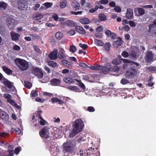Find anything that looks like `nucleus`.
Returning <instances> with one entry per match:
<instances>
[{"label": "nucleus", "instance_id": "f257e3e1", "mask_svg": "<svg viewBox=\"0 0 156 156\" xmlns=\"http://www.w3.org/2000/svg\"><path fill=\"white\" fill-rule=\"evenodd\" d=\"M16 66L21 71L27 70L29 68V65L27 62L24 60L20 58H16L15 60Z\"/></svg>", "mask_w": 156, "mask_h": 156}, {"label": "nucleus", "instance_id": "f03ea898", "mask_svg": "<svg viewBox=\"0 0 156 156\" xmlns=\"http://www.w3.org/2000/svg\"><path fill=\"white\" fill-rule=\"evenodd\" d=\"M137 73L136 67L132 65L126 70L125 75L126 78L133 79L137 75Z\"/></svg>", "mask_w": 156, "mask_h": 156}, {"label": "nucleus", "instance_id": "7ed1b4c3", "mask_svg": "<svg viewBox=\"0 0 156 156\" xmlns=\"http://www.w3.org/2000/svg\"><path fill=\"white\" fill-rule=\"evenodd\" d=\"M50 128L48 126H45L39 132L40 136L41 138H43L44 140L50 138L49 130Z\"/></svg>", "mask_w": 156, "mask_h": 156}, {"label": "nucleus", "instance_id": "20e7f679", "mask_svg": "<svg viewBox=\"0 0 156 156\" xmlns=\"http://www.w3.org/2000/svg\"><path fill=\"white\" fill-rule=\"evenodd\" d=\"M63 151L65 156H67L70 153L73 152V145L69 143H65L63 145Z\"/></svg>", "mask_w": 156, "mask_h": 156}, {"label": "nucleus", "instance_id": "39448f33", "mask_svg": "<svg viewBox=\"0 0 156 156\" xmlns=\"http://www.w3.org/2000/svg\"><path fill=\"white\" fill-rule=\"evenodd\" d=\"M31 73L37 76L38 78H42L44 75L41 68L37 67L32 66L30 69Z\"/></svg>", "mask_w": 156, "mask_h": 156}, {"label": "nucleus", "instance_id": "423d86ee", "mask_svg": "<svg viewBox=\"0 0 156 156\" xmlns=\"http://www.w3.org/2000/svg\"><path fill=\"white\" fill-rule=\"evenodd\" d=\"M84 126V123L81 119H77L74 121L73 129L77 131L80 132Z\"/></svg>", "mask_w": 156, "mask_h": 156}, {"label": "nucleus", "instance_id": "0eeeda50", "mask_svg": "<svg viewBox=\"0 0 156 156\" xmlns=\"http://www.w3.org/2000/svg\"><path fill=\"white\" fill-rule=\"evenodd\" d=\"M145 59L147 63L151 62L154 61L153 55L151 51H147L146 52Z\"/></svg>", "mask_w": 156, "mask_h": 156}, {"label": "nucleus", "instance_id": "6e6552de", "mask_svg": "<svg viewBox=\"0 0 156 156\" xmlns=\"http://www.w3.org/2000/svg\"><path fill=\"white\" fill-rule=\"evenodd\" d=\"M3 80V83L4 85L10 90H12L13 91L15 87L13 85V83L11 82L10 81L5 77H4Z\"/></svg>", "mask_w": 156, "mask_h": 156}, {"label": "nucleus", "instance_id": "1a4fd4ad", "mask_svg": "<svg viewBox=\"0 0 156 156\" xmlns=\"http://www.w3.org/2000/svg\"><path fill=\"white\" fill-rule=\"evenodd\" d=\"M111 64L109 63H107L104 66H102V70L103 73L107 74L110 72Z\"/></svg>", "mask_w": 156, "mask_h": 156}, {"label": "nucleus", "instance_id": "9d476101", "mask_svg": "<svg viewBox=\"0 0 156 156\" xmlns=\"http://www.w3.org/2000/svg\"><path fill=\"white\" fill-rule=\"evenodd\" d=\"M17 4L18 8L19 9H23L25 6L27 4V3L25 0H20L17 1Z\"/></svg>", "mask_w": 156, "mask_h": 156}, {"label": "nucleus", "instance_id": "9b49d317", "mask_svg": "<svg viewBox=\"0 0 156 156\" xmlns=\"http://www.w3.org/2000/svg\"><path fill=\"white\" fill-rule=\"evenodd\" d=\"M0 117L2 120L7 121L9 119V115L6 112L0 110Z\"/></svg>", "mask_w": 156, "mask_h": 156}, {"label": "nucleus", "instance_id": "f8f14e48", "mask_svg": "<svg viewBox=\"0 0 156 156\" xmlns=\"http://www.w3.org/2000/svg\"><path fill=\"white\" fill-rule=\"evenodd\" d=\"M58 51L56 49H54L52 52L48 55L49 58L51 59L55 60L57 59V57Z\"/></svg>", "mask_w": 156, "mask_h": 156}, {"label": "nucleus", "instance_id": "ddd939ff", "mask_svg": "<svg viewBox=\"0 0 156 156\" xmlns=\"http://www.w3.org/2000/svg\"><path fill=\"white\" fill-rule=\"evenodd\" d=\"M118 40L115 41L113 44L114 47L117 48L119 46L121 45L123 43L122 38L120 37H118L117 38Z\"/></svg>", "mask_w": 156, "mask_h": 156}, {"label": "nucleus", "instance_id": "4468645a", "mask_svg": "<svg viewBox=\"0 0 156 156\" xmlns=\"http://www.w3.org/2000/svg\"><path fill=\"white\" fill-rule=\"evenodd\" d=\"M15 20L12 18L8 19L7 23V25L10 29H13L14 26Z\"/></svg>", "mask_w": 156, "mask_h": 156}, {"label": "nucleus", "instance_id": "2eb2a0df", "mask_svg": "<svg viewBox=\"0 0 156 156\" xmlns=\"http://www.w3.org/2000/svg\"><path fill=\"white\" fill-rule=\"evenodd\" d=\"M59 59L66 58V56L65 53V51L62 48H60L59 51L58 55Z\"/></svg>", "mask_w": 156, "mask_h": 156}, {"label": "nucleus", "instance_id": "dca6fc26", "mask_svg": "<svg viewBox=\"0 0 156 156\" xmlns=\"http://www.w3.org/2000/svg\"><path fill=\"white\" fill-rule=\"evenodd\" d=\"M61 80L56 78H53L51 80L50 83L53 86H59L61 83Z\"/></svg>", "mask_w": 156, "mask_h": 156}, {"label": "nucleus", "instance_id": "f3484780", "mask_svg": "<svg viewBox=\"0 0 156 156\" xmlns=\"http://www.w3.org/2000/svg\"><path fill=\"white\" fill-rule=\"evenodd\" d=\"M154 26L153 24H150L149 26V29L147 35L149 36H152L154 34H156L155 32L153 30Z\"/></svg>", "mask_w": 156, "mask_h": 156}, {"label": "nucleus", "instance_id": "a211bd4d", "mask_svg": "<svg viewBox=\"0 0 156 156\" xmlns=\"http://www.w3.org/2000/svg\"><path fill=\"white\" fill-rule=\"evenodd\" d=\"M13 33H12V32L11 33V36L12 40L15 41H18L20 37V34L13 32Z\"/></svg>", "mask_w": 156, "mask_h": 156}, {"label": "nucleus", "instance_id": "6ab92c4d", "mask_svg": "<svg viewBox=\"0 0 156 156\" xmlns=\"http://www.w3.org/2000/svg\"><path fill=\"white\" fill-rule=\"evenodd\" d=\"M3 70L8 75H12L13 73V71L9 69L7 67L3 66L2 67Z\"/></svg>", "mask_w": 156, "mask_h": 156}, {"label": "nucleus", "instance_id": "aec40b11", "mask_svg": "<svg viewBox=\"0 0 156 156\" xmlns=\"http://www.w3.org/2000/svg\"><path fill=\"white\" fill-rule=\"evenodd\" d=\"M75 29L76 31L80 34H85L86 33L85 30L81 26L77 25Z\"/></svg>", "mask_w": 156, "mask_h": 156}, {"label": "nucleus", "instance_id": "412c9836", "mask_svg": "<svg viewBox=\"0 0 156 156\" xmlns=\"http://www.w3.org/2000/svg\"><path fill=\"white\" fill-rule=\"evenodd\" d=\"M133 15V10L131 8H128L127 10L126 17L128 19L131 18Z\"/></svg>", "mask_w": 156, "mask_h": 156}, {"label": "nucleus", "instance_id": "4be33fe9", "mask_svg": "<svg viewBox=\"0 0 156 156\" xmlns=\"http://www.w3.org/2000/svg\"><path fill=\"white\" fill-rule=\"evenodd\" d=\"M79 22L83 24H88L90 23V20L87 18H83L80 19L79 20Z\"/></svg>", "mask_w": 156, "mask_h": 156}, {"label": "nucleus", "instance_id": "5701e85b", "mask_svg": "<svg viewBox=\"0 0 156 156\" xmlns=\"http://www.w3.org/2000/svg\"><path fill=\"white\" fill-rule=\"evenodd\" d=\"M62 63L64 66L69 68H71L72 65L70 63L66 60H63L62 61Z\"/></svg>", "mask_w": 156, "mask_h": 156}, {"label": "nucleus", "instance_id": "b1692460", "mask_svg": "<svg viewBox=\"0 0 156 156\" xmlns=\"http://www.w3.org/2000/svg\"><path fill=\"white\" fill-rule=\"evenodd\" d=\"M69 90L75 92H79L80 91V89L76 86H69L67 87Z\"/></svg>", "mask_w": 156, "mask_h": 156}, {"label": "nucleus", "instance_id": "393cba45", "mask_svg": "<svg viewBox=\"0 0 156 156\" xmlns=\"http://www.w3.org/2000/svg\"><path fill=\"white\" fill-rule=\"evenodd\" d=\"M119 58H117L114 60L112 62V63L115 65H119L121 63L120 58H121L120 55L119 56Z\"/></svg>", "mask_w": 156, "mask_h": 156}, {"label": "nucleus", "instance_id": "a878e982", "mask_svg": "<svg viewBox=\"0 0 156 156\" xmlns=\"http://www.w3.org/2000/svg\"><path fill=\"white\" fill-rule=\"evenodd\" d=\"M72 6L73 8L74 9V10H78L80 8V4L77 2H73L72 3Z\"/></svg>", "mask_w": 156, "mask_h": 156}, {"label": "nucleus", "instance_id": "bb28decb", "mask_svg": "<svg viewBox=\"0 0 156 156\" xmlns=\"http://www.w3.org/2000/svg\"><path fill=\"white\" fill-rule=\"evenodd\" d=\"M7 4L4 2H0V10H5L7 6Z\"/></svg>", "mask_w": 156, "mask_h": 156}, {"label": "nucleus", "instance_id": "cd10ccee", "mask_svg": "<svg viewBox=\"0 0 156 156\" xmlns=\"http://www.w3.org/2000/svg\"><path fill=\"white\" fill-rule=\"evenodd\" d=\"M63 80L65 83H72L73 81L72 78L68 77H64Z\"/></svg>", "mask_w": 156, "mask_h": 156}, {"label": "nucleus", "instance_id": "c85d7f7f", "mask_svg": "<svg viewBox=\"0 0 156 156\" xmlns=\"http://www.w3.org/2000/svg\"><path fill=\"white\" fill-rule=\"evenodd\" d=\"M65 23L66 25L71 27H74L75 26L74 22L71 20H68L66 21L65 22Z\"/></svg>", "mask_w": 156, "mask_h": 156}, {"label": "nucleus", "instance_id": "c756f323", "mask_svg": "<svg viewBox=\"0 0 156 156\" xmlns=\"http://www.w3.org/2000/svg\"><path fill=\"white\" fill-rule=\"evenodd\" d=\"M94 42L95 44L97 46H102L104 45V43L101 40L95 39L94 40Z\"/></svg>", "mask_w": 156, "mask_h": 156}, {"label": "nucleus", "instance_id": "7c9ffc66", "mask_svg": "<svg viewBox=\"0 0 156 156\" xmlns=\"http://www.w3.org/2000/svg\"><path fill=\"white\" fill-rule=\"evenodd\" d=\"M76 81L78 83V85L79 87L85 90L86 87L84 84L81 82V80H79L78 79H76Z\"/></svg>", "mask_w": 156, "mask_h": 156}, {"label": "nucleus", "instance_id": "2f4dec72", "mask_svg": "<svg viewBox=\"0 0 156 156\" xmlns=\"http://www.w3.org/2000/svg\"><path fill=\"white\" fill-rule=\"evenodd\" d=\"M119 69L118 66H115L112 67H111L110 71L112 72L117 73L119 72Z\"/></svg>", "mask_w": 156, "mask_h": 156}, {"label": "nucleus", "instance_id": "473e14b6", "mask_svg": "<svg viewBox=\"0 0 156 156\" xmlns=\"http://www.w3.org/2000/svg\"><path fill=\"white\" fill-rule=\"evenodd\" d=\"M146 70L147 72L154 73L156 71V67L154 66L148 67L147 68Z\"/></svg>", "mask_w": 156, "mask_h": 156}, {"label": "nucleus", "instance_id": "72a5a7b5", "mask_svg": "<svg viewBox=\"0 0 156 156\" xmlns=\"http://www.w3.org/2000/svg\"><path fill=\"white\" fill-rule=\"evenodd\" d=\"M99 20L101 21H105L107 20L106 16L104 14H100L99 15Z\"/></svg>", "mask_w": 156, "mask_h": 156}, {"label": "nucleus", "instance_id": "f704fd0d", "mask_svg": "<svg viewBox=\"0 0 156 156\" xmlns=\"http://www.w3.org/2000/svg\"><path fill=\"white\" fill-rule=\"evenodd\" d=\"M14 154L13 150H9L6 152L4 156H12Z\"/></svg>", "mask_w": 156, "mask_h": 156}, {"label": "nucleus", "instance_id": "c9c22d12", "mask_svg": "<svg viewBox=\"0 0 156 156\" xmlns=\"http://www.w3.org/2000/svg\"><path fill=\"white\" fill-rule=\"evenodd\" d=\"M63 34L60 32H57L55 35V37L56 39L60 40L63 37Z\"/></svg>", "mask_w": 156, "mask_h": 156}, {"label": "nucleus", "instance_id": "e433bc0d", "mask_svg": "<svg viewBox=\"0 0 156 156\" xmlns=\"http://www.w3.org/2000/svg\"><path fill=\"white\" fill-rule=\"evenodd\" d=\"M79 133V132L73 129L72 132L69 134V137L70 138H72Z\"/></svg>", "mask_w": 156, "mask_h": 156}, {"label": "nucleus", "instance_id": "4c0bfd02", "mask_svg": "<svg viewBox=\"0 0 156 156\" xmlns=\"http://www.w3.org/2000/svg\"><path fill=\"white\" fill-rule=\"evenodd\" d=\"M80 153L79 154H77V155L80 154V156H89L88 155V152H87V151L84 150L83 151H80Z\"/></svg>", "mask_w": 156, "mask_h": 156}, {"label": "nucleus", "instance_id": "58836bf2", "mask_svg": "<svg viewBox=\"0 0 156 156\" xmlns=\"http://www.w3.org/2000/svg\"><path fill=\"white\" fill-rule=\"evenodd\" d=\"M24 86L28 89H30L32 87V84L30 82L28 81L24 82Z\"/></svg>", "mask_w": 156, "mask_h": 156}, {"label": "nucleus", "instance_id": "ea45409f", "mask_svg": "<svg viewBox=\"0 0 156 156\" xmlns=\"http://www.w3.org/2000/svg\"><path fill=\"white\" fill-rule=\"evenodd\" d=\"M48 64L49 66L53 67H57L58 66L57 63L54 61H49Z\"/></svg>", "mask_w": 156, "mask_h": 156}, {"label": "nucleus", "instance_id": "a19ab883", "mask_svg": "<svg viewBox=\"0 0 156 156\" xmlns=\"http://www.w3.org/2000/svg\"><path fill=\"white\" fill-rule=\"evenodd\" d=\"M137 11L139 14L141 16L144 15L145 14L144 10L141 8H138L137 9Z\"/></svg>", "mask_w": 156, "mask_h": 156}, {"label": "nucleus", "instance_id": "79ce46f5", "mask_svg": "<svg viewBox=\"0 0 156 156\" xmlns=\"http://www.w3.org/2000/svg\"><path fill=\"white\" fill-rule=\"evenodd\" d=\"M67 2L66 0H62L60 2V6L62 8H64L66 6Z\"/></svg>", "mask_w": 156, "mask_h": 156}, {"label": "nucleus", "instance_id": "37998d69", "mask_svg": "<svg viewBox=\"0 0 156 156\" xmlns=\"http://www.w3.org/2000/svg\"><path fill=\"white\" fill-rule=\"evenodd\" d=\"M76 48L74 45H72L70 46L69 48V51L70 52L74 53L76 51Z\"/></svg>", "mask_w": 156, "mask_h": 156}, {"label": "nucleus", "instance_id": "c03bdc74", "mask_svg": "<svg viewBox=\"0 0 156 156\" xmlns=\"http://www.w3.org/2000/svg\"><path fill=\"white\" fill-rule=\"evenodd\" d=\"M95 150L94 148H93L92 147H90L87 150V152H88L89 156H92V153H94Z\"/></svg>", "mask_w": 156, "mask_h": 156}, {"label": "nucleus", "instance_id": "a18cd8bd", "mask_svg": "<svg viewBox=\"0 0 156 156\" xmlns=\"http://www.w3.org/2000/svg\"><path fill=\"white\" fill-rule=\"evenodd\" d=\"M39 119H41V120H40V121H39L38 122L39 123V124H40V125H41V126H44L45 125V124L46 123H47V121L46 120H44L43 118L42 117L41 118H40Z\"/></svg>", "mask_w": 156, "mask_h": 156}, {"label": "nucleus", "instance_id": "49530a36", "mask_svg": "<svg viewBox=\"0 0 156 156\" xmlns=\"http://www.w3.org/2000/svg\"><path fill=\"white\" fill-rule=\"evenodd\" d=\"M100 153L99 151L98 150L97 148H96V149L94 150V153H92V156H100Z\"/></svg>", "mask_w": 156, "mask_h": 156}, {"label": "nucleus", "instance_id": "de8ad7c7", "mask_svg": "<svg viewBox=\"0 0 156 156\" xmlns=\"http://www.w3.org/2000/svg\"><path fill=\"white\" fill-rule=\"evenodd\" d=\"M43 16L40 13L37 14L34 16V18L36 19V20H38L42 18Z\"/></svg>", "mask_w": 156, "mask_h": 156}, {"label": "nucleus", "instance_id": "09e8293b", "mask_svg": "<svg viewBox=\"0 0 156 156\" xmlns=\"http://www.w3.org/2000/svg\"><path fill=\"white\" fill-rule=\"evenodd\" d=\"M120 82L122 84L125 85L128 83L129 82L127 79L122 78Z\"/></svg>", "mask_w": 156, "mask_h": 156}, {"label": "nucleus", "instance_id": "8fccbe9b", "mask_svg": "<svg viewBox=\"0 0 156 156\" xmlns=\"http://www.w3.org/2000/svg\"><path fill=\"white\" fill-rule=\"evenodd\" d=\"M43 5L47 8H48L51 7L52 6V3L47 2L43 4Z\"/></svg>", "mask_w": 156, "mask_h": 156}, {"label": "nucleus", "instance_id": "3c124183", "mask_svg": "<svg viewBox=\"0 0 156 156\" xmlns=\"http://www.w3.org/2000/svg\"><path fill=\"white\" fill-rule=\"evenodd\" d=\"M121 55L124 58H127L129 55V53L126 51H123L122 52Z\"/></svg>", "mask_w": 156, "mask_h": 156}, {"label": "nucleus", "instance_id": "603ef678", "mask_svg": "<svg viewBox=\"0 0 156 156\" xmlns=\"http://www.w3.org/2000/svg\"><path fill=\"white\" fill-rule=\"evenodd\" d=\"M7 101L12 105H14L15 106H16V105H17V104L15 102V101L11 99H10L9 100H7Z\"/></svg>", "mask_w": 156, "mask_h": 156}, {"label": "nucleus", "instance_id": "864d4df0", "mask_svg": "<svg viewBox=\"0 0 156 156\" xmlns=\"http://www.w3.org/2000/svg\"><path fill=\"white\" fill-rule=\"evenodd\" d=\"M79 46L82 49L84 50H86V48L87 47V45L86 44H82L81 43H80L79 44Z\"/></svg>", "mask_w": 156, "mask_h": 156}, {"label": "nucleus", "instance_id": "5fc2aeb1", "mask_svg": "<svg viewBox=\"0 0 156 156\" xmlns=\"http://www.w3.org/2000/svg\"><path fill=\"white\" fill-rule=\"evenodd\" d=\"M42 113V111L41 110L37 111V117H38L39 118H42V117L41 115Z\"/></svg>", "mask_w": 156, "mask_h": 156}, {"label": "nucleus", "instance_id": "6e6d98bb", "mask_svg": "<svg viewBox=\"0 0 156 156\" xmlns=\"http://www.w3.org/2000/svg\"><path fill=\"white\" fill-rule=\"evenodd\" d=\"M103 27L102 26H100L96 29V31L97 32H101L103 31Z\"/></svg>", "mask_w": 156, "mask_h": 156}, {"label": "nucleus", "instance_id": "4d7b16f0", "mask_svg": "<svg viewBox=\"0 0 156 156\" xmlns=\"http://www.w3.org/2000/svg\"><path fill=\"white\" fill-rule=\"evenodd\" d=\"M87 110L90 112H93L95 110L94 108L91 106L88 107L87 108Z\"/></svg>", "mask_w": 156, "mask_h": 156}, {"label": "nucleus", "instance_id": "13d9d810", "mask_svg": "<svg viewBox=\"0 0 156 156\" xmlns=\"http://www.w3.org/2000/svg\"><path fill=\"white\" fill-rule=\"evenodd\" d=\"M31 95L33 97H35L37 96L38 95V94L37 90H32L31 92Z\"/></svg>", "mask_w": 156, "mask_h": 156}, {"label": "nucleus", "instance_id": "bf43d9fd", "mask_svg": "<svg viewBox=\"0 0 156 156\" xmlns=\"http://www.w3.org/2000/svg\"><path fill=\"white\" fill-rule=\"evenodd\" d=\"M108 0H101L98 2L100 3L101 4L106 5L108 3Z\"/></svg>", "mask_w": 156, "mask_h": 156}, {"label": "nucleus", "instance_id": "052dcab7", "mask_svg": "<svg viewBox=\"0 0 156 156\" xmlns=\"http://www.w3.org/2000/svg\"><path fill=\"white\" fill-rule=\"evenodd\" d=\"M110 36H111V38L112 39L114 40L116 38L117 35L115 33L112 32L111 33Z\"/></svg>", "mask_w": 156, "mask_h": 156}, {"label": "nucleus", "instance_id": "680f3d73", "mask_svg": "<svg viewBox=\"0 0 156 156\" xmlns=\"http://www.w3.org/2000/svg\"><path fill=\"white\" fill-rule=\"evenodd\" d=\"M102 34L100 33H96L95 34V36L98 38H101L102 37Z\"/></svg>", "mask_w": 156, "mask_h": 156}, {"label": "nucleus", "instance_id": "e2e57ef3", "mask_svg": "<svg viewBox=\"0 0 156 156\" xmlns=\"http://www.w3.org/2000/svg\"><path fill=\"white\" fill-rule=\"evenodd\" d=\"M4 97L5 98L8 99V100H9L12 98L10 94H5L4 95Z\"/></svg>", "mask_w": 156, "mask_h": 156}, {"label": "nucleus", "instance_id": "0e129e2a", "mask_svg": "<svg viewBox=\"0 0 156 156\" xmlns=\"http://www.w3.org/2000/svg\"><path fill=\"white\" fill-rule=\"evenodd\" d=\"M114 9L115 12H119L121 11V9L120 7L117 6L115 7Z\"/></svg>", "mask_w": 156, "mask_h": 156}, {"label": "nucleus", "instance_id": "69168bd1", "mask_svg": "<svg viewBox=\"0 0 156 156\" xmlns=\"http://www.w3.org/2000/svg\"><path fill=\"white\" fill-rule=\"evenodd\" d=\"M68 34L69 36L73 35L75 34V31L74 30H71L68 32Z\"/></svg>", "mask_w": 156, "mask_h": 156}, {"label": "nucleus", "instance_id": "338daca9", "mask_svg": "<svg viewBox=\"0 0 156 156\" xmlns=\"http://www.w3.org/2000/svg\"><path fill=\"white\" fill-rule=\"evenodd\" d=\"M13 49L16 51H19L20 49V48L18 45H15L13 47Z\"/></svg>", "mask_w": 156, "mask_h": 156}, {"label": "nucleus", "instance_id": "774afa93", "mask_svg": "<svg viewBox=\"0 0 156 156\" xmlns=\"http://www.w3.org/2000/svg\"><path fill=\"white\" fill-rule=\"evenodd\" d=\"M79 65L85 68H87L88 67V66L84 63H80L79 64Z\"/></svg>", "mask_w": 156, "mask_h": 156}]
</instances>
